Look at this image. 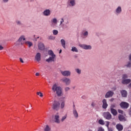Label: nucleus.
I'll use <instances>...</instances> for the list:
<instances>
[{
	"label": "nucleus",
	"instance_id": "obj_56",
	"mask_svg": "<svg viewBox=\"0 0 131 131\" xmlns=\"http://www.w3.org/2000/svg\"><path fill=\"white\" fill-rule=\"evenodd\" d=\"M129 87L131 88V83L129 84Z\"/></svg>",
	"mask_w": 131,
	"mask_h": 131
},
{
	"label": "nucleus",
	"instance_id": "obj_8",
	"mask_svg": "<svg viewBox=\"0 0 131 131\" xmlns=\"http://www.w3.org/2000/svg\"><path fill=\"white\" fill-rule=\"evenodd\" d=\"M79 47L83 50H92V46L85 44H79Z\"/></svg>",
	"mask_w": 131,
	"mask_h": 131
},
{
	"label": "nucleus",
	"instance_id": "obj_16",
	"mask_svg": "<svg viewBox=\"0 0 131 131\" xmlns=\"http://www.w3.org/2000/svg\"><path fill=\"white\" fill-rule=\"evenodd\" d=\"M122 12V9H121V7L119 6L115 10L116 15H119Z\"/></svg>",
	"mask_w": 131,
	"mask_h": 131
},
{
	"label": "nucleus",
	"instance_id": "obj_28",
	"mask_svg": "<svg viewBox=\"0 0 131 131\" xmlns=\"http://www.w3.org/2000/svg\"><path fill=\"white\" fill-rule=\"evenodd\" d=\"M98 123L99 124H101V125H104L105 124V121L103 119H99L98 120Z\"/></svg>",
	"mask_w": 131,
	"mask_h": 131
},
{
	"label": "nucleus",
	"instance_id": "obj_55",
	"mask_svg": "<svg viewBox=\"0 0 131 131\" xmlns=\"http://www.w3.org/2000/svg\"><path fill=\"white\" fill-rule=\"evenodd\" d=\"M61 53H62V50H60L59 51V54H61Z\"/></svg>",
	"mask_w": 131,
	"mask_h": 131
},
{
	"label": "nucleus",
	"instance_id": "obj_41",
	"mask_svg": "<svg viewBox=\"0 0 131 131\" xmlns=\"http://www.w3.org/2000/svg\"><path fill=\"white\" fill-rule=\"evenodd\" d=\"M27 43H28V45L29 46V48H30L32 46V42H31L30 41H27Z\"/></svg>",
	"mask_w": 131,
	"mask_h": 131
},
{
	"label": "nucleus",
	"instance_id": "obj_15",
	"mask_svg": "<svg viewBox=\"0 0 131 131\" xmlns=\"http://www.w3.org/2000/svg\"><path fill=\"white\" fill-rule=\"evenodd\" d=\"M108 107V104L107 103V100L104 99L102 100V108L103 109H107Z\"/></svg>",
	"mask_w": 131,
	"mask_h": 131
},
{
	"label": "nucleus",
	"instance_id": "obj_1",
	"mask_svg": "<svg viewBox=\"0 0 131 131\" xmlns=\"http://www.w3.org/2000/svg\"><path fill=\"white\" fill-rule=\"evenodd\" d=\"M48 55L50 56L49 58L46 59V62H48V63H51V62H55V59H56V54L54 53L53 50H48Z\"/></svg>",
	"mask_w": 131,
	"mask_h": 131
},
{
	"label": "nucleus",
	"instance_id": "obj_26",
	"mask_svg": "<svg viewBox=\"0 0 131 131\" xmlns=\"http://www.w3.org/2000/svg\"><path fill=\"white\" fill-rule=\"evenodd\" d=\"M111 112L112 114L114 115V116H116V115H117V111H116L115 109L111 110Z\"/></svg>",
	"mask_w": 131,
	"mask_h": 131
},
{
	"label": "nucleus",
	"instance_id": "obj_57",
	"mask_svg": "<svg viewBox=\"0 0 131 131\" xmlns=\"http://www.w3.org/2000/svg\"><path fill=\"white\" fill-rule=\"evenodd\" d=\"M35 40L36 41V40H37V38H35Z\"/></svg>",
	"mask_w": 131,
	"mask_h": 131
},
{
	"label": "nucleus",
	"instance_id": "obj_51",
	"mask_svg": "<svg viewBox=\"0 0 131 131\" xmlns=\"http://www.w3.org/2000/svg\"><path fill=\"white\" fill-rule=\"evenodd\" d=\"M128 58H129V60L131 61V54L130 55H129Z\"/></svg>",
	"mask_w": 131,
	"mask_h": 131
},
{
	"label": "nucleus",
	"instance_id": "obj_47",
	"mask_svg": "<svg viewBox=\"0 0 131 131\" xmlns=\"http://www.w3.org/2000/svg\"><path fill=\"white\" fill-rule=\"evenodd\" d=\"M4 50V47L0 45V51H3Z\"/></svg>",
	"mask_w": 131,
	"mask_h": 131
},
{
	"label": "nucleus",
	"instance_id": "obj_11",
	"mask_svg": "<svg viewBox=\"0 0 131 131\" xmlns=\"http://www.w3.org/2000/svg\"><path fill=\"white\" fill-rule=\"evenodd\" d=\"M38 48L40 51H43L45 49V44L41 42H39L38 44Z\"/></svg>",
	"mask_w": 131,
	"mask_h": 131
},
{
	"label": "nucleus",
	"instance_id": "obj_19",
	"mask_svg": "<svg viewBox=\"0 0 131 131\" xmlns=\"http://www.w3.org/2000/svg\"><path fill=\"white\" fill-rule=\"evenodd\" d=\"M116 128L118 131H122L123 129V126L121 124H117Z\"/></svg>",
	"mask_w": 131,
	"mask_h": 131
},
{
	"label": "nucleus",
	"instance_id": "obj_48",
	"mask_svg": "<svg viewBox=\"0 0 131 131\" xmlns=\"http://www.w3.org/2000/svg\"><path fill=\"white\" fill-rule=\"evenodd\" d=\"M3 3H5V4L8 3L9 2V0H3Z\"/></svg>",
	"mask_w": 131,
	"mask_h": 131
},
{
	"label": "nucleus",
	"instance_id": "obj_4",
	"mask_svg": "<svg viewBox=\"0 0 131 131\" xmlns=\"http://www.w3.org/2000/svg\"><path fill=\"white\" fill-rule=\"evenodd\" d=\"M68 7H72L76 6V0H68Z\"/></svg>",
	"mask_w": 131,
	"mask_h": 131
},
{
	"label": "nucleus",
	"instance_id": "obj_39",
	"mask_svg": "<svg viewBox=\"0 0 131 131\" xmlns=\"http://www.w3.org/2000/svg\"><path fill=\"white\" fill-rule=\"evenodd\" d=\"M37 95L38 96H39V97H43V95H42V93H41V92H37Z\"/></svg>",
	"mask_w": 131,
	"mask_h": 131
},
{
	"label": "nucleus",
	"instance_id": "obj_54",
	"mask_svg": "<svg viewBox=\"0 0 131 131\" xmlns=\"http://www.w3.org/2000/svg\"><path fill=\"white\" fill-rule=\"evenodd\" d=\"M74 109H76V108H75V105L74 104L73 105V110H74Z\"/></svg>",
	"mask_w": 131,
	"mask_h": 131
},
{
	"label": "nucleus",
	"instance_id": "obj_44",
	"mask_svg": "<svg viewBox=\"0 0 131 131\" xmlns=\"http://www.w3.org/2000/svg\"><path fill=\"white\" fill-rule=\"evenodd\" d=\"M70 90V88H69V87H66V88L64 89L65 92H68V91H69Z\"/></svg>",
	"mask_w": 131,
	"mask_h": 131
},
{
	"label": "nucleus",
	"instance_id": "obj_20",
	"mask_svg": "<svg viewBox=\"0 0 131 131\" xmlns=\"http://www.w3.org/2000/svg\"><path fill=\"white\" fill-rule=\"evenodd\" d=\"M54 122L56 123H60V116L59 115H56L54 116Z\"/></svg>",
	"mask_w": 131,
	"mask_h": 131
},
{
	"label": "nucleus",
	"instance_id": "obj_46",
	"mask_svg": "<svg viewBox=\"0 0 131 131\" xmlns=\"http://www.w3.org/2000/svg\"><path fill=\"white\" fill-rule=\"evenodd\" d=\"M91 106H92V107H95L96 106V103H95L94 102H92L91 103Z\"/></svg>",
	"mask_w": 131,
	"mask_h": 131
},
{
	"label": "nucleus",
	"instance_id": "obj_38",
	"mask_svg": "<svg viewBox=\"0 0 131 131\" xmlns=\"http://www.w3.org/2000/svg\"><path fill=\"white\" fill-rule=\"evenodd\" d=\"M97 131H105V129L102 127H98Z\"/></svg>",
	"mask_w": 131,
	"mask_h": 131
},
{
	"label": "nucleus",
	"instance_id": "obj_7",
	"mask_svg": "<svg viewBox=\"0 0 131 131\" xmlns=\"http://www.w3.org/2000/svg\"><path fill=\"white\" fill-rule=\"evenodd\" d=\"M60 81H62V82H64V83H66V85H69V84H70L71 82V80H70V79L67 77L61 78L60 79Z\"/></svg>",
	"mask_w": 131,
	"mask_h": 131
},
{
	"label": "nucleus",
	"instance_id": "obj_6",
	"mask_svg": "<svg viewBox=\"0 0 131 131\" xmlns=\"http://www.w3.org/2000/svg\"><path fill=\"white\" fill-rule=\"evenodd\" d=\"M58 24V19L56 17H54L51 20L50 26L51 27H56V25Z\"/></svg>",
	"mask_w": 131,
	"mask_h": 131
},
{
	"label": "nucleus",
	"instance_id": "obj_59",
	"mask_svg": "<svg viewBox=\"0 0 131 131\" xmlns=\"http://www.w3.org/2000/svg\"><path fill=\"white\" fill-rule=\"evenodd\" d=\"M84 98V96H82V98L83 99Z\"/></svg>",
	"mask_w": 131,
	"mask_h": 131
},
{
	"label": "nucleus",
	"instance_id": "obj_40",
	"mask_svg": "<svg viewBox=\"0 0 131 131\" xmlns=\"http://www.w3.org/2000/svg\"><path fill=\"white\" fill-rule=\"evenodd\" d=\"M115 104H112L111 105V106H110V109H111V110H112V109H114V108H115Z\"/></svg>",
	"mask_w": 131,
	"mask_h": 131
},
{
	"label": "nucleus",
	"instance_id": "obj_53",
	"mask_svg": "<svg viewBox=\"0 0 131 131\" xmlns=\"http://www.w3.org/2000/svg\"><path fill=\"white\" fill-rule=\"evenodd\" d=\"M38 75H39V73H36V76H38Z\"/></svg>",
	"mask_w": 131,
	"mask_h": 131
},
{
	"label": "nucleus",
	"instance_id": "obj_31",
	"mask_svg": "<svg viewBox=\"0 0 131 131\" xmlns=\"http://www.w3.org/2000/svg\"><path fill=\"white\" fill-rule=\"evenodd\" d=\"M127 77H128V76H127V74H123L122 75V80H123L124 79H126V78H127Z\"/></svg>",
	"mask_w": 131,
	"mask_h": 131
},
{
	"label": "nucleus",
	"instance_id": "obj_50",
	"mask_svg": "<svg viewBox=\"0 0 131 131\" xmlns=\"http://www.w3.org/2000/svg\"><path fill=\"white\" fill-rule=\"evenodd\" d=\"M108 131H113V130L112 129V128L110 127V128H107Z\"/></svg>",
	"mask_w": 131,
	"mask_h": 131
},
{
	"label": "nucleus",
	"instance_id": "obj_35",
	"mask_svg": "<svg viewBox=\"0 0 131 131\" xmlns=\"http://www.w3.org/2000/svg\"><path fill=\"white\" fill-rule=\"evenodd\" d=\"M16 23V24L17 25H19V26H22L23 25V24H22V23H21L20 20H17Z\"/></svg>",
	"mask_w": 131,
	"mask_h": 131
},
{
	"label": "nucleus",
	"instance_id": "obj_49",
	"mask_svg": "<svg viewBox=\"0 0 131 131\" xmlns=\"http://www.w3.org/2000/svg\"><path fill=\"white\" fill-rule=\"evenodd\" d=\"M19 60L21 63H24V61H23V59L21 58H20Z\"/></svg>",
	"mask_w": 131,
	"mask_h": 131
},
{
	"label": "nucleus",
	"instance_id": "obj_30",
	"mask_svg": "<svg viewBox=\"0 0 131 131\" xmlns=\"http://www.w3.org/2000/svg\"><path fill=\"white\" fill-rule=\"evenodd\" d=\"M52 33H53V35H57L58 34V33H59V32L57 30H53L52 31Z\"/></svg>",
	"mask_w": 131,
	"mask_h": 131
},
{
	"label": "nucleus",
	"instance_id": "obj_58",
	"mask_svg": "<svg viewBox=\"0 0 131 131\" xmlns=\"http://www.w3.org/2000/svg\"><path fill=\"white\" fill-rule=\"evenodd\" d=\"M88 131H93V130H92V129H89V130H88Z\"/></svg>",
	"mask_w": 131,
	"mask_h": 131
},
{
	"label": "nucleus",
	"instance_id": "obj_24",
	"mask_svg": "<svg viewBox=\"0 0 131 131\" xmlns=\"http://www.w3.org/2000/svg\"><path fill=\"white\" fill-rule=\"evenodd\" d=\"M60 42L61 44L62 47L63 48V49H66V41L64 39H61L60 40Z\"/></svg>",
	"mask_w": 131,
	"mask_h": 131
},
{
	"label": "nucleus",
	"instance_id": "obj_2",
	"mask_svg": "<svg viewBox=\"0 0 131 131\" xmlns=\"http://www.w3.org/2000/svg\"><path fill=\"white\" fill-rule=\"evenodd\" d=\"M52 91L56 92L58 97H61L62 96V89L60 86H58L56 84H54L52 86Z\"/></svg>",
	"mask_w": 131,
	"mask_h": 131
},
{
	"label": "nucleus",
	"instance_id": "obj_52",
	"mask_svg": "<svg viewBox=\"0 0 131 131\" xmlns=\"http://www.w3.org/2000/svg\"><path fill=\"white\" fill-rule=\"evenodd\" d=\"M113 101H114V98H111L110 99V102H113Z\"/></svg>",
	"mask_w": 131,
	"mask_h": 131
},
{
	"label": "nucleus",
	"instance_id": "obj_10",
	"mask_svg": "<svg viewBox=\"0 0 131 131\" xmlns=\"http://www.w3.org/2000/svg\"><path fill=\"white\" fill-rule=\"evenodd\" d=\"M120 106L123 109H127V108L129 107V104L127 102L123 101L120 104Z\"/></svg>",
	"mask_w": 131,
	"mask_h": 131
},
{
	"label": "nucleus",
	"instance_id": "obj_12",
	"mask_svg": "<svg viewBox=\"0 0 131 131\" xmlns=\"http://www.w3.org/2000/svg\"><path fill=\"white\" fill-rule=\"evenodd\" d=\"M113 95H114V92H113V91H109L106 93L105 97L107 99L108 98L112 97Z\"/></svg>",
	"mask_w": 131,
	"mask_h": 131
},
{
	"label": "nucleus",
	"instance_id": "obj_37",
	"mask_svg": "<svg viewBox=\"0 0 131 131\" xmlns=\"http://www.w3.org/2000/svg\"><path fill=\"white\" fill-rule=\"evenodd\" d=\"M106 124H105V126H106V127L107 128H109V125H110V122L108 121H105Z\"/></svg>",
	"mask_w": 131,
	"mask_h": 131
},
{
	"label": "nucleus",
	"instance_id": "obj_14",
	"mask_svg": "<svg viewBox=\"0 0 131 131\" xmlns=\"http://www.w3.org/2000/svg\"><path fill=\"white\" fill-rule=\"evenodd\" d=\"M42 14L43 16H45L46 17H48V16H50L51 15V10L50 9H46L43 11Z\"/></svg>",
	"mask_w": 131,
	"mask_h": 131
},
{
	"label": "nucleus",
	"instance_id": "obj_13",
	"mask_svg": "<svg viewBox=\"0 0 131 131\" xmlns=\"http://www.w3.org/2000/svg\"><path fill=\"white\" fill-rule=\"evenodd\" d=\"M61 73L62 74V75H63V76H70V75H71V72H70V71H61Z\"/></svg>",
	"mask_w": 131,
	"mask_h": 131
},
{
	"label": "nucleus",
	"instance_id": "obj_36",
	"mask_svg": "<svg viewBox=\"0 0 131 131\" xmlns=\"http://www.w3.org/2000/svg\"><path fill=\"white\" fill-rule=\"evenodd\" d=\"M66 118H67V115H66L62 117V118L61 119V122H63V121H64V120H65V119H66Z\"/></svg>",
	"mask_w": 131,
	"mask_h": 131
},
{
	"label": "nucleus",
	"instance_id": "obj_25",
	"mask_svg": "<svg viewBox=\"0 0 131 131\" xmlns=\"http://www.w3.org/2000/svg\"><path fill=\"white\" fill-rule=\"evenodd\" d=\"M82 35H83V38H86V37H88V36H89V31H84L82 32Z\"/></svg>",
	"mask_w": 131,
	"mask_h": 131
},
{
	"label": "nucleus",
	"instance_id": "obj_5",
	"mask_svg": "<svg viewBox=\"0 0 131 131\" xmlns=\"http://www.w3.org/2000/svg\"><path fill=\"white\" fill-rule=\"evenodd\" d=\"M103 116L104 118H105L107 120H110V119L112 118V115H111V114L108 112L103 113Z\"/></svg>",
	"mask_w": 131,
	"mask_h": 131
},
{
	"label": "nucleus",
	"instance_id": "obj_45",
	"mask_svg": "<svg viewBox=\"0 0 131 131\" xmlns=\"http://www.w3.org/2000/svg\"><path fill=\"white\" fill-rule=\"evenodd\" d=\"M126 67H129V68H130V66H131V63H130V62H129L126 64Z\"/></svg>",
	"mask_w": 131,
	"mask_h": 131
},
{
	"label": "nucleus",
	"instance_id": "obj_23",
	"mask_svg": "<svg viewBox=\"0 0 131 131\" xmlns=\"http://www.w3.org/2000/svg\"><path fill=\"white\" fill-rule=\"evenodd\" d=\"M73 114L74 115V117H75L76 119L78 118V113L77 112L76 109L73 110Z\"/></svg>",
	"mask_w": 131,
	"mask_h": 131
},
{
	"label": "nucleus",
	"instance_id": "obj_32",
	"mask_svg": "<svg viewBox=\"0 0 131 131\" xmlns=\"http://www.w3.org/2000/svg\"><path fill=\"white\" fill-rule=\"evenodd\" d=\"M75 70L78 74H81V70L79 69H76Z\"/></svg>",
	"mask_w": 131,
	"mask_h": 131
},
{
	"label": "nucleus",
	"instance_id": "obj_3",
	"mask_svg": "<svg viewBox=\"0 0 131 131\" xmlns=\"http://www.w3.org/2000/svg\"><path fill=\"white\" fill-rule=\"evenodd\" d=\"M59 25L61 26V28L63 29H66V28H68V25H69V20H68V19L65 20L64 17H62L60 21Z\"/></svg>",
	"mask_w": 131,
	"mask_h": 131
},
{
	"label": "nucleus",
	"instance_id": "obj_43",
	"mask_svg": "<svg viewBox=\"0 0 131 131\" xmlns=\"http://www.w3.org/2000/svg\"><path fill=\"white\" fill-rule=\"evenodd\" d=\"M118 113H120V114H123V111L121 110H118Z\"/></svg>",
	"mask_w": 131,
	"mask_h": 131
},
{
	"label": "nucleus",
	"instance_id": "obj_34",
	"mask_svg": "<svg viewBox=\"0 0 131 131\" xmlns=\"http://www.w3.org/2000/svg\"><path fill=\"white\" fill-rule=\"evenodd\" d=\"M45 131H51V128H50V127L49 125H47L46 127L44 129Z\"/></svg>",
	"mask_w": 131,
	"mask_h": 131
},
{
	"label": "nucleus",
	"instance_id": "obj_29",
	"mask_svg": "<svg viewBox=\"0 0 131 131\" xmlns=\"http://www.w3.org/2000/svg\"><path fill=\"white\" fill-rule=\"evenodd\" d=\"M22 40H25V37L23 35L21 36L18 40V41H22Z\"/></svg>",
	"mask_w": 131,
	"mask_h": 131
},
{
	"label": "nucleus",
	"instance_id": "obj_33",
	"mask_svg": "<svg viewBox=\"0 0 131 131\" xmlns=\"http://www.w3.org/2000/svg\"><path fill=\"white\" fill-rule=\"evenodd\" d=\"M55 38V36L53 35H51L48 37V39H50V40H54Z\"/></svg>",
	"mask_w": 131,
	"mask_h": 131
},
{
	"label": "nucleus",
	"instance_id": "obj_9",
	"mask_svg": "<svg viewBox=\"0 0 131 131\" xmlns=\"http://www.w3.org/2000/svg\"><path fill=\"white\" fill-rule=\"evenodd\" d=\"M53 109L58 111V110L60 109V103L58 101H54V103L53 104Z\"/></svg>",
	"mask_w": 131,
	"mask_h": 131
},
{
	"label": "nucleus",
	"instance_id": "obj_27",
	"mask_svg": "<svg viewBox=\"0 0 131 131\" xmlns=\"http://www.w3.org/2000/svg\"><path fill=\"white\" fill-rule=\"evenodd\" d=\"M71 51L72 52H75V53H78V50L75 47H72Z\"/></svg>",
	"mask_w": 131,
	"mask_h": 131
},
{
	"label": "nucleus",
	"instance_id": "obj_22",
	"mask_svg": "<svg viewBox=\"0 0 131 131\" xmlns=\"http://www.w3.org/2000/svg\"><path fill=\"white\" fill-rule=\"evenodd\" d=\"M130 81V79H125L124 80H122L121 82L123 84H128Z\"/></svg>",
	"mask_w": 131,
	"mask_h": 131
},
{
	"label": "nucleus",
	"instance_id": "obj_60",
	"mask_svg": "<svg viewBox=\"0 0 131 131\" xmlns=\"http://www.w3.org/2000/svg\"><path fill=\"white\" fill-rule=\"evenodd\" d=\"M36 38H37H37H39V37H37Z\"/></svg>",
	"mask_w": 131,
	"mask_h": 131
},
{
	"label": "nucleus",
	"instance_id": "obj_61",
	"mask_svg": "<svg viewBox=\"0 0 131 131\" xmlns=\"http://www.w3.org/2000/svg\"><path fill=\"white\" fill-rule=\"evenodd\" d=\"M34 37H35V35H34Z\"/></svg>",
	"mask_w": 131,
	"mask_h": 131
},
{
	"label": "nucleus",
	"instance_id": "obj_21",
	"mask_svg": "<svg viewBox=\"0 0 131 131\" xmlns=\"http://www.w3.org/2000/svg\"><path fill=\"white\" fill-rule=\"evenodd\" d=\"M121 94L123 98H126V97L127 96V92L124 90L121 91Z\"/></svg>",
	"mask_w": 131,
	"mask_h": 131
},
{
	"label": "nucleus",
	"instance_id": "obj_18",
	"mask_svg": "<svg viewBox=\"0 0 131 131\" xmlns=\"http://www.w3.org/2000/svg\"><path fill=\"white\" fill-rule=\"evenodd\" d=\"M41 54L39 52L37 53L35 57V60L37 61V62H39V61H40L41 60Z\"/></svg>",
	"mask_w": 131,
	"mask_h": 131
},
{
	"label": "nucleus",
	"instance_id": "obj_17",
	"mask_svg": "<svg viewBox=\"0 0 131 131\" xmlns=\"http://www.w3.org/2000/svg\"><path fill=\"white\" fill-rule=\"evenodd\" d=\"M118 119L120 121H126V119L125 117L121 114L118 115Z\"/></svg>",
	"mask_w": 131,
	"mask_h": 131
},
{
	"label": "nucleus",
	"instance_id": "obj_42",
	"mask_svg": "<svg viewBox=\"0 0 131 131\" xmlns=\"http://www.w3.org/2000/svg\"><path fill=\"white\" fill-rule=\"evenodd\" d=\"M64 106H65V102H61V109H63L64 108Z\"/></svg>",
	"mask_w": 131,
	"mask_h": 131
}]
</instances>
